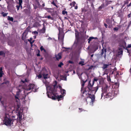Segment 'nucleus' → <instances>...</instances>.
Returning <instances> with one entry per match:
<instances>
[{
    "label": "nucleus",
    "mask_w": 131,
    "mask_h": 131,
    "mask_svg": "<svg viewBox=\"0 0 131 131\" xmlns=\"http://www.w3.org/2000/svg\"><path fill=\"white\" fill-rule=\"evenodd\" d=\"M20 92V90H19V91H18L16 92V95L17 96H18L19 94V92Z\"/></svg>",
    "instance_id": "43"
},
{
    "label": "nucleus",
    "mask_w": 131,
    "mask_h": 131,
    "mask_svg": "<svg viewBox=\"0 0 131 131\" xmlns=\"http://www.w3.org/2000/svg\"><path fill=\"white\" fill-rule=\"evenodd\" d=\"M55 57L57 60H59L61 58V56L59 53L57 55H56Z\"/></svg>",
    "instance_id": "15"
},
{
    "label": "nucleus",
    "mask_w": 131,
    "mask_h": 131,
    "mask_svg": "<svg viewBox=\"0 0 131 131\" xmlns=\"http://www.w3.org/2000/svg\"><path fill=\"white\" fill-rule=\"evenodd\" d=\"M51 4H52L54 6H55L56 7H57V6L56 5V4H55V3L54 2V1H53L51 3Z\"/></svg>",
    "instance_id": "29"
},
{
    "label": "nucleus",
    "mask_w": 131,
    "mask_h": 131,
    "mask_svg": "<svg viewBox=\"0 0 131 131\" xmlns=\"http://www.w3.org/2000/svg\"><path fill=\"white\" fill-rule=\"evenodd\" d=\"M61 94L64 96L66 94V90L64 89H61L60 90Z\"/></svg>",
    "instance_id": "16"
},
{
    "label": "nucleus",
    "mask_w": 131,
    "mask_h": 131,
    "mask_svg": "<svg viewBox=\"0 0 131 131\" xmlns=\"http://www.w3.org/2000/svg\"><path fill=\"white\" fill-rule=\"evenodd\" d=\"M82 99V102L83 103H86V104H88V101H87V99L88 98L85 97H83L82 96L81 97Z\"/></svg>",
    "instance_id": "11"
},
{
    "label": "nucleus",
    "mask_w": 131,
    "mask_h": 131,
    "mask_svg": "<svg viewBox=\"0 0 131 131\" xmlns=\"http://www.w3.org/2000/svg\"><path fill=\"white\" fill-rule=\"evenodd\" d=\"M60 78L63 80L65 81L67 80V77L65 75H61L60 77Z\"/></svg>",
    "instance_id": "12"
},
{
    "label": "nucleus",
    "mask_w": 131,
    "mask_h": 131,
    "mask_svg": "<svg viewBox=\"0 0 131 131\" xmlns=\"http://www.w3.org/2000/svg\"><path fill=\"white\" fill-rule=\"evenodd\" d=\"M107 80L108 81H111V79L110 76L107 75Z\"/></svg>",
    "instance_id": "26"
},
{
    "label": "nucleus",
    "mask_w": 131,
    "mask_h": 131,
    "mask_svg": "<svg viewBox=\"0 0 131 131\" xmlns=\"http://www.w3.org/2000/svg\"><path fill=\"white\" fill-rule=\"evenodd\" d=\"M97 39V38L96 37H90L89 38V39H88V42L89 43H90V42L93 39Z\"/></svg>",
    "instance_id": "14"
},
{
    "label": "nucleus",
    "mask_w": 131,
    "mask_h": 131,
    "mask_svg": "<svg viewBox=\"0 0 131 131\" xmlns=\"http://www.w3.org/2000/svg\"><path fill=\"white\" fill-rule=\"evenodd\" d=\"M102 97L103 95L107 93L109 91V88L108 86L106 85L105 86L102 87Z\"/></svg>",
    "instance_id": "3"
},
{
    "label": "nucleus",
    "mask_w": 131,
    "mask_h": 131,
    "mask_svg": "<svg viewBox=\"0 0 131 131\" xmlns=\"http://www.w3.org/2000/svg\"><path fill=\"white\" fill-rule=\"evenodd\" d=\"M15 98L16 99H19L18 96H17L16 95L15 96Z\"/></svg>",
    "instance_id": "60"
},
{
    "label": "nucleus",
    "mask_w": 131,
    "mask_h": 131,
    "mask_svg": "<svg viewBox=\"0 0 131 131\" xmlns=\"http://www.w3.org/2000/svg\"><path fill=\"white\" fill-rule=\"evenodd\" d=\"M42 75L43 76L44 78L45 79H46L48 78V74L47 73L45 74L43 73L42 74Z\"/></svg>",
    "instance_id": "19"
},
{
    "label": "nucleus",
    "mask_w": 131,
    "mask_h": 131,
    "mask_svg": "<svg viewBox=\"0 0 131 131\" xmlns=\"http://www.w3.org/2000/svg\"><path fill=\"white\" fill-rule=\"evenodd\" d=\"M79 109L80 110V111H79V112H81L83 111H84V110L83 109H82V108H79Z\"/></svg>",
    "instance_id": "36"
},
{
    "label": "nucleus",
    "mask_w": 131,
    "mask_h": 131,
    "mask_svg": "<svg viewBox=\"0 0 131 131\" xmlns=\"http://www.w3.org/2000/svg\"><path fill=\"white\" fill-rule=\"evenodd\" d=\"M32 33H34L35 34H38V32L36 31H34L32 32Z\"/></svg>",
    "instance_id": "47"
},
{
    "label": "nucleus",
    "mask_w": 131,
    "mask_h": 131,
    "mask_svg": "<svg viewBox=\"0 0 131 131\" xmlns=\"http://www.w3.org/2000/svg\"><path fill=\"white\" fill-rule=\"evenodd\" d=\"M131 47V45L129 44L128 45V46L127 47V48H130Z\"/></svg>",
    "instance_id": "51"
},
{
    "label": "nucleus",
    "mask_w": 131,
    "mask_h": 131,
    "mask_svg": "<svg viewBox=\"0 0 131 131\" xmlns=\"http://www.w3.org/2000/svg\"><path fill=\"white\" fill-rule=\"evenodd\" d=\"M7 19L8 20L12 21V22H13L14 20L13 18L12 17H10L9 16H8Z\"/></svg>",
    "instance_id": "20"
},
{
    "label": "nucleus",
    "mask_w": 131,
    "mask_h": 131,
    "mask_svg": "<svg viewBox=\"0 0 131 131\" xmlns=\"http://www.w3.org/2000/svg\"><path fill=\"white\" fill-rule=\"evenodd\" d=\"M82 11L83 12H85L86 11V10H85L84 9V8H82Z\"/></svg>",
    "instance_id": "50"
},
{
    "label": "nucleus",
    "mask_w": 131,
    "mask_h": 131,
    "mask_svg": "<svg viewBox=\"0 0 131 131\" xmlns=\"http://www.w3.org/2000/svg\"><path fill=\"white\" fill-rule=\"evenodd\" d=\"M90 2L91 3V6L92 7V8H94V6L93 4V3L92 2Z\"/></svg>",
    "instance_id": "39"
},
{
    "label": "nucleus",
    "mask_w": 131,
    "mask_h": 131,
    "mask_svg": "<svg viewBox=\"0 0 131 131\" xmlns=\"http://www.w3.org/2000/svg\"><path fill=\"white\" fill-rule=\"evenodd\" d=\"M21 117L22 116L21 115H20V114H19V119H21Z\"/></svg>",
    "instance_id": "49"
},
{
    "label": "nucleus",
    "mask_w": 131,
    "mask_h": 131,
    "mask_svg": "<svg viewBox=\"0 0 131 131\" xmlns=\"http://www.w3.org/2000/svg\"><path fill=\"white\" fill-rule=\"evenodd\" d=\"M32 38H30L29 39H28V41L29 42H31V40H32Z\"/></svg>",
    "instance_id": "55"
},
{
    "label": "nucleus",
    "mask_w": 131,
    "mask_h": 131,
    "mask_svg": "<svg viewBox=\"0 0 131 131\" xmlns=\"http://www.w3.org/2000/svg\"><path fill=\"white\" fill-rule=\"evenodd\" d=\"M1 14L2 15V16L4 17H5L7 16L8 14V13H4L3 12H2L1 13Z\"/></svg>",
    "instance_id": "22"
},
{
    "label": "nucleus",
    "mask_w": 131,
    "mask_h": 131,
    "mask_svg": "<svg viewBox=\"0 0 131 131\" xmlns=\"http://www.w3.org/2000/svg\"><path fill=\"white\" fill-rule=\"evenodd\" d=\"M85 82H86V81H82V83H81L82 87H81V92H82V89H83V86L84 85L85 83Z\"/></svg>",
    "instance_id": "17"
},
{
    "label": "nucleus",
    "mask_w": 131,
    "mask_h": 131,
    "mask_svg": "<svg viewBox=\"0 0 131 131\" xmlns=\"http://www.w3.org/2000/svg\"><path fill=\"white\" fill-rule=\"evenodd\" d=\"M98 80V79L97 78H94L93 81V85L94 84V81H96Z\"/></svg>",
    "instance_id": "25"
},
{
    "label": "nucleus",
    "mask_w": 131,
    "mask_h": 131,
    "mask_svg": "<svg viewBox=\"0 0 131 131\" xmlns=\"http://www.w3.org/2000/svg\"><path fill=\"white\" fill-rule=\"evenodd\" d=\"M42 30H43V32H45V28L43 27L42 29Z\"/></svg>",
    "instance_id": "52"
},
{
    "label": "nucleus",
    "mask_w": 131,
    "mask_h": 131,
    "mask_svg": "<svg viewBox=\"0 0 131 131\" xmlns=\"http://www.w3.org/2000/svg\"><path fill=\"white\" fill-rule=\"evenodd\" d=\"M128 3V1L124 2V4H127Z\"/></svg>",
    "instance_id": "53"
},
{
    "label": "nucleus",
    "mask_w": 131,
    "mask_h": 131,
    "mask_svg": "<svg viewBox=\"0 0 131 131\" xmlns=\"http://www.w3.org/2000/svg\"><path fill=\"white\" fill-rule=\"evenodd\" d=\"M131 14H128L127 16L128 17V18L130 17L131 16Z\"/></svg>",
    "instance_id": "58"
},
{
    "label": "nucleus",
    "mask_w": 131,
    "mask_h": 131,
    "mask_svg": "<svg viewBox=\"0 0 131 131\" xmlns=\"http://www.w3.org/2000/svg\"><path fill=\"white\" fill-rule=\"evenodd\" d=\"M34 85L33 84H30L28 85L26 88L27 90H30L31 89H33Z\"/></svg>",
    "instance_id": "9"
},
{
    "label": "nucleus",
    "mask_w": 131,
    "mask_h": 131,
    "mask_svg": "<svg viewBox=\"0 0 131 131\" xmlns=\"http://www.w3.org/2000/svg\"><path fill=\"white\" fill-rule=\"evenodd\" d=\"M3 68L1 67L0 68V78L2 77L3 75L4 74V73L2 71Z\"/></svg>",
    "instance_id": "13"
},
{
    "label": "nucleus",
    "mask_w": 131,
    "mask_h": 131,
    "mask_svg": "<svg viewBox=\"0 0 131 131\" xmlns=\"http://www.w3.org/2000/svg\"><path fill=\"white\" fill-rule=\"evenodd\" d=\"M4 80V82L3 83L5 84H9V81L7 80Z\"/></svg>",
    "instance_id": "28"
},
{
    "label": "nucleus",
    "mask_w": 131,
    "mask_h": 131,
    "mask_svg": "<svg viewBox=\"0 0 131 131\" xmlns=\"http://www.w3.org/2000/svg\"><path fill=\"white\" fill-rule=\"evenodd\" d=\"M36 5L37 6L39 7L40 5V4L39 2L38 1H37L36 2Z\"/></svg>",
    "instance_id": "34"
},
{
    "label": "nucleus",
    "mask_w": 131,
    "mask_h": 131,
    "mask_svg": "<svg viewBox=\"0 0 131 131\" xmlns=\"http://www.w3.org/2000/svg\"><path fill=\"white\" fill-rule=\"evenodd\" d=\"M69 63L72 64H73L74 63V62L73 61H70V60L69 61Z\"/></svg>",
    "instance_id": "48"
},
{
    "label": "nucleus",
    "mask_w": 131,
    "mask_h": 131,
    "mask_svg": "<svg viewBox=\"0 0 131 131\" xmlns=\"http://www.w3.org/2000/svg\"><path fill=\"white\" fill-rule=\"evenodd\" d=\"M91 87L92 85L90 82L88 85L85 88L84 91L89 93L90 91H91Z\"/></svg>",
    "instance_id": "4"
},
{
    "label": "nucleus",
    "mask_w": 131,
    "mask_h": 131,
    "mask_svg": "<svg viewBox=\"0 0 131 131\" xmlns=\"http://www.w3.org/2000/svg\"><path fill=\"white\" fill-rule=\"evenodd\" d=\"M72 6L73 7L75 6V5L76 4V3L75 1H73L72 3Z\"/></svg>",
    "instance_id": "40"
},
{
    "label": "nucleus",
    "mask_w": 131,
    "mask_h": 131,
    "mask_svg": "<svg viewBox=\"0 0 131 131\" xmlns=\"http://www.w3.org/2000/svg\"><path fill=\"white\" fill-rule=\"evenodd\" d=\"M62 14L63 15H65L66 14L67 15H68V12L67 11L63 10L62 12Z\"/></svg>",
    "instance_id": "33"
},
{
    "label": "nucleus",
    "mask_w": 131,
    "mask_h": 131,
    "mask_svg": "<svg viewBox=\"0 0 131 131\" xmlns=\"http://www.w3.org/2000/svg\"><path fill=\"white\" fill-rule=\"evenodd\" d=\"M88 96V98H89L91 99V102L93 103L95 101V96L94 94H90Z\"/></svg>",
    "instance_id": "7"
},
{
    "label": "nucleus",
    "mask_w": 131,
    "mask_h": 131,
    "mask_svg": "<svg viewBox=\"0 0 131 131\" xmlns=\"http://www.w3.org/2000/svg\"><path fill=\"white\" fill-rule=\"evenodd\" d=\"M21 39L22 40H24V37L23 35V36L21 37Z\"/></svg>",
    "instance_id": "61"
},
{
    "label": "nucleus",
    "mask_w": 131,
    "mask_h": 131,
    "mask_svg": "<svg viewBox=\"0 0 131 131\" xmlns=\"http://www.w3.org/2000/svg\"><path fill=\"white\" fill-rule=\"evenodd\" d=\"M63 65V64L62 62H60L58 65V67H61Z\"/></svg>",
    "instance_id": "30"
},
{
    "label": "nucleus",
    "mask_w": 131,
    "mask_h": 131,
    "mask_svg": "<svg viewBox=\"0 0 131 131\" xmlns=\"http://www.w3.org/2000/svg\"><path fill=\"white\" fill-rule=\"evenodd\" d=\"M19 1V2L18 4L19 5H21L23 3V1L22 0H18Z\"/></svg>",
    "instance_id": "31"
},
{
    "label": "nucleus",
    "mask_w": 131,
    "mask_h": 131,
    "mask_svg": "<svg viewBox=\"0 0 131 131\" xmlns=\"http://www.w3.org/2000/svg\"><path fill=\"white\" fill-rule=\"evenodd\" d=\"M87 1H89L90 2H94V0H86Z\"/></svg>",
    "instance_id": "54"
},
{
    "label": "nucleus",
    "mask_w": 131,
    "mask_h": 131,
    "mask_svg": "<svg viewBox=\"0 0 131 131\" xmlns=\"http://www.w3.org/2000/svg\"><path fill=\"white\" fill-rule=\"evenodd\" d=\"M78 8V7L77 6H76L74 8L75 9H77Z\"/></svg>",
    "instance_id": "62"
},
{
    "label": "nucleus",
    "mask_w": 131,
    "mask_h": 131,
    "mask_svg": "<svg viewBox=\"0 0 131 131\" xmlns=\"http://www.w3.org/2000/svg\"><path fill=\"white\" fill-rule=\"evenodd\" d=\"M34 6L35 9H36L37 8H38V7H39L38 6H37L36 5H34Z\"/></svg>",
    "instance_id": "45"
},
{
    "label": "nucleus",
    "mask_w": 131,
    "mask_h": 131,
    "mask_svg": "<svg viewBox=\"0 0 131 131\" xmlns=\"http://www.w3.org/2000/svg\"><path fill=\"white\" fill-rule=\"evenodd\" d=\"M103 53H104V48H103V49H102V52L101 53V55H102L103 54Z\"/></svg>",
    "instance_id": "44"
},
{
    "label": "nucleus",
    "mask_w": 131,
    "mask_h": 131,
    "mask_svg": "<svg viewBox=\"0 0 131 131\" xmlns=\"http://www.w3.org/2000/svg\"><path fill=\"white\" fill-rule=\"evenodd\" d=\"M40 49L41 51H42V50H44L45 51V49L43 48L42 46H41L40 47Z\"/></svg>",
    "instance_id": "38"
},
{
    "label": "nucleus",
    "mask_w": 131,
    "mask_h": 131,
    "mask_svg": "<svg viewBox=\"0 0 131 131\" xmlns=\"http://www.w3.org/2000/svg\"><path fill=\"white\" fill-rule=\"evenodd\" d=\"M45 18H47L48 19H50L51 20H53V18L52 17H51L50 15L47 16L45 17Z\"/></svg>",
    "instance_id": "24"
},
{
    "label": "nucleus",
    "mask_w": 131,
    "mask_h": 131,
    "mask_svg": "<svg viewBox=\"0 0 131 131\" xmlns=\"http://www.w3.org/2000/svg\"><path fill=\"white\" fill-rule=\"evenodd\" d=\"M111 65V64L109 63H108L107 64H104L102 68L103 69H105L106 68H108L109 66Z\"/></svg>",
    "instance_id": "10"
},
{
    "label": "nucleus",
    "mask_w": 131,
    "mask_h": 131,
    "mask_svg": "<svg viewBox=\"0 0 131 131\" xmlns=\"http://www.w3.org/2000/svg\"><path fill=\"white\" fill-rule=\"evenodd\" d=\"M114 85H115V88H117L119 86V83L118 82H115Z\"/></svg>",
    "instance_id": "18"
},
{
    "label": "nucleus",
    "mask_w": 131,
    "mask_h": 131,
    "mask_svg": "<svg viewBox=\"0 0 131 131\" xmlns=\"http://www.w3.org/2000/svg\"><path fill=\"white\" fill-rule=\"evenodd\" d=\"M64 19L65 20H68V21H69V22L70 23H71L70 21V20L69 19H68V18L67 17H64Z\"/></svg>",
    "instance_id": "46"
},
{
    "label": "nucleus",
    "mask_w": 131,
    "mask_h": 131,
    "mask_svg": "<svg viewBox=\"0 0 131 131\" xmlns=\"http://www.w3.org/2000/svg\"><path fill=\"white\" fill-rule=\"evenodd\" d=\"M20 6V5H17L16 6V7L17 8V10L18 11L19 10Z\"/></svg>",
    "instance_id": "32"
},
{
    "label": "nucleus",
    "mask_w": 131,
    "mask_h": 131,
    "mask_svg": "<svg viewBox=\"0 0 131 131\" xmlns=\"http://www.w3.org/2000/svg\"><path fill=\"white\" fill-rule=\"evenodd\" d=\"M127 7H129L130 6H131V2L130 3V4L128 5H127Z\"/></svg>",
    "instance_id": "56"
},
{
    "label": "nucleus",
    "mask_w": 131,
    "mask_h": 131,
    "mask_svg": "<svg viewBox=\"0 0 131 131\" xmlns=\"http://www.w3.org/2000/svg\"><path fill=\"white\" fill-rule=\"evenodd\" d=\"M40 56V53H38L37 54V56Z\"/></svg>",
    "instance_id": "64"
},
{
    "label": "nucleus",
    "mask_w": 131,
    "mask_h": 131,
    "mask_svg": "<svg viewBox=\"0 0 131 131\" xmlns=\"http://www.w3.org/2000/svg\"><path fill=\"white\" fill-rule=\"evenodd\" d=\"M59 89H60V90H61V89H62V87H61V86H59Z\"/></svg>",
    "instance_id": "63"
},
{
    "label": "nucleus",
    "mask_w": 131,
    "mask_h": 131,
    "mask_svg": "<svg viewBox=\"0 0 131 131\" xmlns=\"http://www.w3.org/2000/svg\"><path fill=\"white\" fill-rule=\"evenodd\" d=\"M93 84L92 85L91 91L92 92H94V94H95L98 90L99 88L100 87V85L98 84L97 86L96 87H93Z\"/></svg>",
    "instance_id": "6"
},
{
    "label": "nucleus",
    "mask_w": 131,
    "mask_h": 131,
    "mask_svg": "<svg viewBox=\"0 0 131 131\" xmlns=\"http://www.w3.org/2000/svg\"><path fill=\"white\" fill-rule=\"evenodd\" d=\"M84 61H80L79 62V64L81 65V66H83L84 65Z\"/></svg>",
    "instance_id": "27"
},
{
    "label": "nucleus",
    "mask_w": 131,
    "mask_h": 131,
    "mask_svg": "<svg viewBox=\"0 0 131 131\" xmlns=\"http://www.w3.org/2000/svg\"><path fill=\"white\" fill-rule=\"evenodd\" d=\"M38 78L40 79L42 77L41 74H39L38 75Z\"/></svg>",
    "instance_id": "41"
},
{
    "label": "nucleus",
    "mask_w": 131,
    "mask_h": 131,
    "mask_svg": "<svg viewBox=\"0 0 131 131\" xmlns=\"http://www.w3.org/2000/svg\"><path fill=\"white\" fill-rule=\"evenodd\" d=\"M57 87L56 85L50 88L49 90L50 92L47 91V94L48 97L51 99L52 100H55L58 99V101L61 100V99L62 98L63 96L61 95H57Z\"/></svg>",
    "instance_id": "1"
},
{
    "label": "nucleus",
    "mask_w": 131,
    "mask_h": 131,
    "mask_svg": "<svg viewBox=\"0 0 131 131\" xmlns=\"http://www.w3.org/2000/svg\"><path fill=\"white\" fill-rule=\"evenodd\" d=\"M118 30V28L117 27H115L114 28V31H117Z\"/></svg>",
    "instance_id": "42"
},
{
    "label": "nucleus",
    "mask_w": 131,
    "mask_h": 131,
    "mask_svg": "<svg viewBox=\"0 0 131 131\" xmlns=\"http://www.w3.org/2000/svg\"><path fill=\"white\" fill-rule=\"evenodd\" d=\"M5 53L3 51H0V55L4 57H5Z\"/></svg>",
    "instance_id": "21"
},
{
    "label": "nucleus",
    "mask_w": 131,
    "mask_h": 131,
    "mask_svg": "<svg viewBox=\"0 0 131 131\" xmlns=\"http://www.w3.org/2000/svg\"><path fill=\"white\" fill-rule=\"evenodd\" d=\"M110 2H111L112 1H107V2H106L105 3H106V5L107 6V5H108V4H110Z\"/></svg>",
    "instance_id": "35"
},
{
    "label": "nucleus",
    "mask_w": 131,
    "mask_h": 131,
    "mask_svg": "<svg viewBox=\"0 0 131 131\" xmlns=\"http://www.w3.org/2000/svg\"><path fill=\"white\" fill-rule=\"evenodd\" d=\"M104 26L106 28H107V26H108L107 25V24H106L105 23L104 24Z\"/></svg>",
    "instance_id": "57"
},
{
    "label": "nucleus",
    "mask_w": 131,
    "mask_h": 131,
    "mask_svg": "<svg viewBox=\"0 0 131 131\" xmlns=\"http://www.w3.org/2000/svg\"><path fill=\"white\" fill-rule=\"evenodd\" d=\"M48 40H52V38L51 37H49L48 38Z\"/></svg>",
    "instance_id": "59"
},
{
    "label": "nucleus",
    "mask_w": 131,
    "mask_h": 131,
    "mask_svg": "<svg viewBox=\"0 0 131 131\" xmlns=\"http://www.w3.org/2000/svg\"><path fill=\"white\" fill-rule=\"evenodd\" d=\"M114 93L112 92L111 93L108 92L107 93L104 95V96L106 98L112 97L113 96Z\"/></svg>",
    "instance_id": "5"
},
{
    "label": "nucleus",
    "mask_w": 131,
    "mask_h": 131,
    "mask_svg": "<svg viewBox=\"0 0 131 131\" xmlns=\"http://www.w3.org/2000/svg\"><path fill=\"white\" fill-rule=\"evenodd\" d=\"M11 116H10L8 114L5 115L4 120V124L6 126H10L12 124H13L14 120L11 118Z\"/></svg>",
    "instance_id": "2"
},
{
    "label": "nucleus",
    "mask_w": 131,
    "mask_h": 131,
    "mask_svg": "<svg viewBox=\"0 0 131 131\" xmlns=\"http://www.w3.org/2000/svg\"><path fill=\"white\" fill-rule=\"evenodd\" d=\"M105 6L104 4H103L101 5L99 7V9L100 10L101 9H102Z\"/></svg>",
    "instance_id": "23"
},
{
    "label": "nucleus",
    "mask_w": 131,
    "mask_h": 131,
    "mask_svg": "<svg viewBox=\"0 0 131 131\" xmlns=\"http://www.w3.org/2000/svg\"><path fill=\"white\" fill-rule=\"evenodd\" d=\"M90 94L87 92L83 91L82 92V96L88 98V96Z\"/></svg>",
    "instance_id": "8"
},
{
    "label": "nucleus",
    "mask_w": 131,
    "mask_h": 131,
    "mask_svg": "<svg viewBox=\"0 0 131 131\" xmlns=\"http://www.w3.org/2000/svg\"><path fill=\"white\" fill-rule=\"evenodd\" d=\"M93 67V66H91L89 68H88V70H89L91 69H92Z\"/></svg>",
    "instance_id": "37"
}]
</instances>
